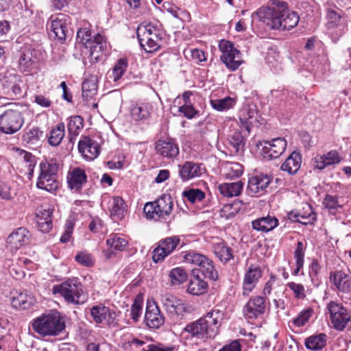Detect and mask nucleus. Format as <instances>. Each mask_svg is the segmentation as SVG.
I'll return each mask as SVG.
<instances>
[{
    "label": "nucleus",
    "instance_id": "864d4df0",
    "mask_svg": "<svg viewBox=\"0 0 351 351\" xmlns=\"http://www.w3.org/2000/svg\"><path fill=\"white\" fill-rule=\"evenodd\" d=\"M97 86L94 80H86L82 84V97L88 99L92 97L97 93Z\"/></svg>",
    "mask_w": 351,
    "mask_h": 351
},
{
    "label": "nucleus",
    "instance_id": "39448f33",
    "mask_svg": "<svg viewBox=\"0 0 351 351\" xmlns=\"http://www.w3.org/2000/svg\"><path fill=\"white\" fill-rule=\"evenodd\" d=\"M184 261L187 263L198 266L199 268L193 269L198 271V274L213 281L218 280L219 274L213 261L206 256L197 253L193 250L185 252L184 255Z\"/></svg>",
    "mask_w": 351,
    "mask_h": 351
},
{
    "label": "nucleus",
    "instance_id": "c9c22d12",
    "mask_svg": "<svg viewBox=\"0 0 351 351\" xmlns=\"http://www.w3.org/2000/svg\"><path fill=\"white\" fill-rule=\"evenodd\" d=\"M35 303L34 298L27 291L21 292L16 296L13 297L12 304L16 308L27 309Z\"/></svg>",
    "mask_w": 351,
    "mask_h": 351
},
{
    "label": "nucleus",
    "instance_id": "4c0bfd02",
    "mask_svg": "<svg viewBox=\"0 0 351 351\" xmlns=\"http://www.w3.org/2000/svg\"><path fill=\"white\" fill-rule=\"evenodd\" d=\"M214 253L223 263H226L230 260L234 258L232 248L223 242L215 245Z\"/></svg>",
    "mask_w": 351,
    "mask_h": 351
},
{
    "label": "nucleus",
    "instance_id": "9b49d317",
    "mask_svg": "<svg viewBox=\"0 0 351 351\" xmlns=\"http://www.w3.org/2000/svg\"><path fill=\"white\" fill-rule=\"evenodd\" d=\"M219 47L222 53L221 60L231 71L237 70L243 62L241 52L228 40H221Z\"/></svg>",
    "mask_w": 351,
    "mask_h": 351
},
{
    "label": "nucleus",
    "instance_id": "dca6fc26",
    "mask_svg": "<svg viewBox=\"0 0 351 351\" xmlns=\"http://www.w3.org/2000/svg\"><path fill=\"white\" fill-rule=\"evenodd\" d=\"M271 181V176L263 173H256L250 177L247 186L248 195L254 196L264 193Z\"/></svg>",
    "mask_w": 351,
    "mask_h": 351
},
{
    "label": "nucleus",
    "instance_id": "7c9ffc66",
    "mask_svg": "<svg viewBox=\"0 0 351 351\" xmlns=\"http://www.w3.org/2000/svg\"><path fill=\"white\" fill-rule=\"evenodd\" d=\"M302 156L299 152H293L281 165L280 169L290 175L295 174L300 169Z\"/></svg>",
    "mask_w": 351,
    "mask_h": 351
},
{
    "label": "nucleus",
    "instance_id": "bf43d9fd",
    "mask_svg": "<svg viewBox=\"0 0 351 351\" xmlns=\"http://www.w3.org/2000/svg\"><path fill=\"white\" fill-rule=\"evenodd\" d=\"M77 38L84 45L90 43V40L93 39L91 36V32L86 28L80 29L77 31Z\"/></svg>",
    "mask_w": 351,
    "mask_h": 351
},
{
    "label": "nucleus",
    "instance_id": "412c9836",
    "mask_svg": "<svg viewBox=\"0 0 351 351\" xmlns=\"http://www.w3.org/2000/svg\"><path fill=\"white\" fill-rule=\"evenodd\" d=\"M30 239L29 232L25 228H19L8 237L6 247L14 252L22 246L28 243Z\"/></svg>",
    "mask_w": 351,
    "mask_h": 351
},
{
    "label": "nucleus",
    "instance_id": "c756f323",
    "mask_svg": "<svg viewBox=\"0 0 351 351\" xmlns=\"http://www.w3.org/2000/svg\"><path fill=\"white\" fill-rule=\"evenodd\" d=\"M37 60L33 56V51L28 49L24 50L19 60V68L23 73H29L36 68Z\"/></svg>",
    "mask_w": 351,
    "mask_h": 351
},
{
    "label": "nucleus",
    "instance_id": "f8f14e48",
    "mask_svg": "<svg viewBox=\"0 0 351 351\" xmlns=\"http://www.w3.org/2000/svg\"><path fill=\"white\" fill-rule=\"evenodd\" d=\"M327 308L330 313L333 328L337 330H343L350 322L351 318L347 308L341 304L333 301L328 304Z\"/></svg>",
    "mask_w": 351,
    "mask_h": 351
},
{
    "label": "nucleus",
    "instance_id": "f03ea898",
    "mask_svg": "<svg viewBox=\"0 0 351 351\" xmlns=\"http://www.w3.org/2000/svg\"><path fill=\"white\" fill-rule=\"evenodd\" d=\"M223 316L224 313L222 311L213 309L204 317L187 324L184 330L192 337L199 340L214 338L219 333Z\"/></svg>",
    "mask_w": 351,
    "mask_h": 351
},
{
    "label": "nucleus",
    "instance_id": "603ef678",
    "mask_svg": "<svg viewBox=\"0 0 351 351\" xmlns=\"http://www.w3.org/2000/svg\"><path fill=\"white\" fill-rule=\"evenodd\" d=\"M43 136V132L38 128H33L27 131L23 136V139L28 144H36Z\"/></svg>",
    "mask_w": 351,
    "mask_h": 351
},
{
    "label": "nucleus",
    "instance_id": "a878e982",
    "mask_svg": "<svg viewBox=\"0 0 351 351\" xmlns=\"http://www.w3.org/2000/svg\"><path fill=\"white\" fill-rule=\"evenodd\" d=\"M330 280L337 290L343 293L351 292V277L342 271H336L330 274Z\"/></svg>",
    "mask_w": 351,
    "mask_h": 351
},
{
    "label": "nucleus",
    "instance_id": "cd10ccee",
    "mask_svg": "<svg viewBox=\"0 0 351 351\" xmlns=\"http://www.w3.org/2000/svg\"><path fill=\"white\" fill-rule=\"evenodd\" d=\"M257 113L258 110L256 106L254 104H248L239 111V118L241 123V128H244L248 134L250 132L252 125L250 119L254 118Z\"/></svg>",
    "mask_w": 351,
    "mask_h": 351
},
{
    "label": "nucleus",
    "instance_id": "1a4fd4ad",
    "mask_svg": "<svg viewBox=\"0 0 351 351\" xmlns=\"http://www.w3.org/2000/svg\"><path fill=\"white\" fill-rule=\"evenodd\" d=\"M161 303L166 312L176 323L181 320L185 313L191 312V306L170 293L161 295Z\"/></svg>",
    "mask_w": 351,
    "mask_h": 351
},
{
    "label": "nucleus",
    "instance_id": "ddd939ff",
    "mask_svg": "<svg viewBox=\"0 0 351 351\" xmlns=\"http://www.w3.org/2000/svg\"><path fill=\"white\" fill-rule=\"evenodd\" d=\"M69 23L68 15L60 13L55 17L50 18V26L49 27V34L51 38L57 39L63 42L66 39L68 32L67 25Z\"/></svg>",
    "mask_w": 351,
    "mask_h": 351
},
{
    "label": "nucleus",
    "instance_id": "f3484780",
    "mask_svg": "<svg viewBox=\"0 0 351 351\" xmlns=\"http://www.w3.org/2000/svg\"><path fill=\"white\" fill-rule=\"evenodd\" d=\"M265 310V298L258 295L249 299L243 308V313L245 319L254 320L262 316Z\"/></svg>",
    "mask_w": 351,
    "mask_h": 351
},
{
    "label": "nucleus",
    "instance_id": "a211bd4d",
    "mask_svg": "<svg viewBox=\"0 0 351 351\" xmlns=\"http://www.w3.org/2000/svg\"><path fill=\"white\" fill-rule=\"evenodd\" d=\"M90 313L93 321L97 324L106 322L108 325H112L118 316L117 312L103 304H99L91 307Z\"/></svg>",
    "mask_w": 351,
    "mask_h": 351
},
{
    "label": "nucleus",
    "instance_id": "13d9d810",
    "mask_svg": "<svg viewBox=\"0 0 351 351\" xmlns=\"http://www.w3.org/2000/svg\"><path fill=\"white\" fill-rule=\"evenodd\" d=\"M75 260L78 263L85 267H90L94 264V261L90 254L86 252H80L75 257Z\"/></svg>",
    "mask_w": 351,
    "mask_h": 351
},
{
    "label": "nucleus",
    "instance_id": "ea45409f",
    "mask_svg": "<svg viewBox=\"0 0 351 351\" xmlns=\"http://www.w3.org/2000/svg\"><path fill=\"white\" fill-rule=\"evenodd\" d=\"M84 127V119L80 116H73L69 118L67 125L70 140L75 138Z\"/></svg>",
    "mask_w": 351,
    "mask_h": 351
},
{
    "label": "nucleus",
    "instance_id": "f257e3e1",
    "mask_svg": "<svg viewBox=\"0 0 351 351\" xmlns=\"http://www.w3.org/2000/svg\"><path fill=\"white\" fill-rule=\"evenodd\" d=\"M260 20L269 29L289 30L299 22V16L287 7L285 1L276 2V8H262L258 12Z\"/></svg>",
    "mask_w": 351,
    "mask_h": 351
},
{
    "label": "nucleus",
    "instance_id": "9d476101",
    "mask_svg": "<svg viewBox=\"0 0 351 351\" xmlns=\"http://www.w3.org/2000/svg\"><path fill=\"white\" fill-rule=\"evenodd\" d=\"M24 123L21 112L16 108L6 110L0 115V131L7 134L18 132Z\"/></svg>",
    "mask_w": 351,
    "mask_h": 351
},
{
    "label": "nucleus",
    "instance_id": "a18cd8bd",
    "mask_svg": "<svg viewBox=\"0 0 351 351\" xmlns=\"http://www.w3.org/2000/svg\"><path fill=\"white\" fill-rule=\"evenodd\" d=\"M125 204L121 197H114L110 208V215L117 219H121L125 210Z\"/></svg>",
    "mask_w": 351,
    "mask_h": 351
},
{
    "label": "nucleus",
    "instance_id": "e2e57ef3",
    "mask_svg": "<svg viewBox=\"0 0 351 351\" xmlns=\"http://www.w3.org/2000/svg\"><path fill=\"white\" fill-rule=\"evenodd\" d=\"M322 156H324L325 163H326L328 166L337 164L341 160L339 155L336 151L329 152L326 154H323Z\"/></svg>",
    "mask_w": 351,
    "mask_h": 351
},
{
    "label": "nucleus",
    "instance_id": "79ce46f5",
    "mask_svg": "<svg viewBox=\"0 0 351 351\" xmlns=\"http://www.w3.org/2000/svg\"><path fill=\"white\" fill-rule=\"evenodd\" d=\"M342 10L337 8H328L326 10L327 27L328 29L335 28L339 24L342 17Z\"/></svg>",
    "mask_w": 351,
    "mask_h": 351
},
{
    "label": "nucleus",
    "instance_id": "b1692460",
    "mask_svg": "<svg viewBox=\"0 0 351 351\" xmlns=\"http://www.w3.org/2000/svg\"><path fill=\"white\" fill-rule=\"evenodd\" d=\"M146 324L149 328H158L165 322V317L161 314L158 306L155 304H147L145 315Z\"/></svg>",
    "mask_w": 351,
    "mask_h": 351
},
{
    "label": "nucleus",
    "instance_id": "49530a36",
    "mask_svg": "<svg viewBox=\"0 0 351 351\" xmlns=\"http://www.w3.org/2000/svg\"><path fill=\"white\" fill-rule=\"evenodd\" d=\"M236 101L233 98L230 97H225L221 99H212L210 104L212 107L219 112L228 110L234 107Z\"/></svg>",
    "mask_w": 351,
    "mask_h": 351
},
{
    "label": "nucleus",
    "instance_id": "680f3d73",
    "mask_svg": "<svg viewBox=\"0 0 351 351\" xmlns=\"http://www.w3.org/2000/svg\"><path fill=\"white\" fill-rule=\"evenodd\" d=\"M304 251L305 247L302 241H298L297 243L296 248L294 251V258L295 260V263H301L304 262Z\"/></svg>",
    "mask_w": 351,
    "mask_h": 351
},
{
    "label": "nucleus",
    "instance_id": "393cba45",
    "mask_svg": "<svg viewBox=\"0 0 351 351\" xmlns=\"http://www.w3.org/2000/svg\"><path fill=\"white\" fill-rule=\"evenodd\" d=\"M262 275L263 271L259 267L251 265L248 268L243 279V295H248L254 289Z\"/></svg>",
    "mask_w": 351,
    "mask_h": 351
},
{
    "label": "nucleus",
    "instance_id": "f704fd0d",
    "mask_svg": "<svg viewBox=\"0 0 351 351\" xmlns=\"http://www.w3.org/2000/svg\"><path fill=\"white\" fill-rule=\"evenodd\" d=\"M152 112V106L148 103L133 106L130 110L132 118L135 121L148 119Z\"/></svg>",
    "mask_w": 351,
    "mask_h": 351
},
{
    "label": "nucleus",
    "instance_id": "bb28decb",
    "mask_svg": "<svg viewBox=\"0 0 351 351\" xmlns=\"http://www.w3.org/2000/svg\"><path fill=\"white\" fill-rule=\"evenodd\" d=\"M192 278L187 287V292L193 295H200L208 290V283L205 281L196 270H192Z\"/></svg>",
    "mask_w": 351,
    "mask_h": 351
},
{
    "label": "nucleus",
    "instance_id": "338daca9",
    "mask_svg": "<svg viewBox=\"0 0 351 351\" xmlns=\"http://www.w3.org/2000/svg\"><path fill=\"white\" fill-rule=\"evenodd\" d=\"M192 60L196 63L204 62L206 60L204 51L202 49H192L190 50Z\"/></svg>",
    "mask_w": 351,
    "mask_h": 351
},
{
    "label": "nucleus",
    "instance_id": "774afa93",
    "mask_svg": "<svg viewBox=\"0 0 351 351\" xmlns=\"http://www.w3.org/2000/svg\"><path fill=\"white\" fill-rule=\"evenodd\" d=\"M87 351H110V346L106 343H90L87 346Z\"/></svg>",
    "mask_w": 351,
    "mask_h": 351
},
{
    "label": "nucleus",
    "instance_id": "4468645a",
    "mask_svg": "<svg viewBox=\"0 0 351 351\" xmlns=\"http://www.w3.org/2000/svg\"><path fill=\"white\" fill-rule=\"evenodd\" d=\"M24 82L18 74L6 75L3 82L4 93L13 99H19L23 96Z\"/></svg>",
    "mask_w": 351,
    "mask_h": 351
},
{
    "label": "nucleus",
    "instance_id": "37998d69",
    "mask_svg": "<svg viewBox=\"0 0 351 351\" xmlns=\"http://www.w3.org/2000/svg\"><path fill=\"white\" fill-rule=\"evenodd\" d=\"M169 278L171 284L175 286L185 282L188 279V275L183 268L176 267L170 271Z\"/></svg>",
    "mask_w": 351,
    "mask_h": 351
},
{
    "label": "nucleus",
    "instance_id": "09e8293b",
    "mask_svg": "<svg viewBox=\"0 0 351 351\" xmlns=\"http://www.w3.org/2000/svg\"><path fill=\"white\" fill-rule=\"evenodd\" d=\"M229 143L232 146L234 153H238L244 147V137L241 131L234 130L229 135Z\"/></svg>",
    "mask_w": 351,
    "mask_h": 351
},
{
    "label": "nucleus",
    "instance_id": "052dcab7",
    "mask_svg": "<svg viewBox=\"0 0 351 351\" xmlns=\"http://www.w3.org/2000/svg\"><path fill=\"white\" fill-rule=\"evenodd\" d=\"M311 317V310H306L300 313V314L293 319V323L295 326L300 327L304 326Z\"/></svg>",
    "mask_w": 351,
    "mask_h": 351
},
{
    "label": "nucleus",
    "instance_id": "473e14b6",
    "mask_svg": "<svg viewBox=\"0 0 351 351\" xmlns=\"http://www.w3.org/2000/svg\"><path fill=\"white\" fill-rule=\"evenodd\" d=\"M86 175L84 170L80 168H75L68 176V184L69 188L79 191L82 185L86 182Z\"/></svg>",
    "mask_w": 351,
    "mask_h": 351
},
{
    "label": "nucleus",
    "instance_id": "2eb2a0df",
    "mask_svg": "<svg viewBox=\"0 0 351 351\" xmlns=\"http://www.w3.org/2000/svg\"><path fill=\"white\" fill-rule=\"evenodd\" d=\"M260 144L262 146L261 153L263 158L269 160L278 158L287 147V141L284 138H274Z\"/></svg>",
    "mask_w": 351,
    "mask_h": 351
},
{
    "label": "nucleus",
    "instance_id": "2f4dec72",
    "mask_svg": "<svg viewBox=\"0 0 351 351\" xmlns=\"http://www.w3.org/2000/svg\"><path fill=\"white\" fill-rule=\"evenodd\" d=\"M52 211L49 208H41L36 213V223L38 229L43 232H48L52 228Z\"/></svg>",
    "mask_w": 351,
    "mask_h": 351
},
{
    "label": "nucleus",
    "instance_id": "0eeeda50",
    "mask_svg": "<svg viewBox=\"0 0 351 351\" xmlns=\"http://www.w3.org/2000/svg\"><path fill=\"white\" fill-rule=\"evenodd\" d=\"M137 37L141 47L147 53H153L160 47L162 33L156 27L147 24L138 27Z\"/></svg>",
    "mask_w": 351,
    "mask_h": 351
},
{
    "label": "nucleus",
    "instance_id": "c85d7f7f",
    "mask_svg": "<svg viewBox=\"0 0 351 351\" xmlns=\"http://www.w3.org/2000/svg\"><path fill=\"white\" fill-rule=\"evenodd\" d=\"M278 226V219L276 217L271 215L260 217L252 221V226L253 229L263 232H270Z\"/></svg>",
    "mask_w": 351,
    "mask_h": 351
},
{
    "label": "nucleus",
    "instance_id": "6e6552de",
    "mask_svg": "<svg viewBox=\"0 0 351 351\" xmlns=\"http://www.w3.org/2000/svg\"><path fill=\"white\" fill-rule=\"evenodd\" d=\"M173 202L168 194H162L154 202H147L143 210L147 219L159 221L166 219L172 211Z\"/></svg>",
    "mask_w": 351,
    "mask_h": 351
},
{
    "label": "nucleus",
    "instance_id": "0e129e2a",
    "mask_svg": "<svg viewBox=\"0 0 351 351\" xmlns=\"http://www.w3.org/2000/svg\"><path fill=\"white\" fill-rule=\"evenodd\" d=\"M288 287L293 291L295 298L298 299L305 298L304 288L302 285L291 282L288 283Z\"/></svg>",
    "mask_w": 351,
    "mask_h": 351
},
{
    "label": "nucleus",
    "instance_id": "6ab92c4d",
    "mask_svg": "<svg viewBox=\"0 0 351 351\" xmlns=\"http://www.w3.org/2000/svg\"><path fill=\"white\" fill-rule=\"evenodd\" d=\"M177 236L167 237L158 242V246L153 251L152 259L154 262L158 263L170 254L180 243Z\"/></svg>",
    "mask_w": 351,
    "mask_h": 351
},
{
    "label": "nucleus",
    "instance_id": "69168bd1",
    "mask_svg": "<svg viewBox=\"0 0 351 351\" xmlns=\"http://www.w3.org/2000/svg\"><path fill=\"white\" fill-rule=\"evenodd\" d=\"M142 302L138 301L136 299L134 300L131 306V316L132 318L136 322L142 311Z\"/></svg>",
    "mask_w": 351,
    "mask_h": 351
},
{
    "label": "nucleus",
    "instance_id": "a19ab883",
    "mask_svg": "<svg viewBox=\"0 0 351 351\" xmlns=\"http://www.w3.org/2000/svg\"><path fill=\"white\" fill-rule=\"evenodd\" d=\"M128 244V241L118 234H111L106 240V245L117 251H123Z\"/></svg>",
    "mask_w": 351,
    "mask_h": 351
},
{
    "label": "nucleus",
    "instance_id": "7ed1b4c3",
    "mask_svg": "<svg viewBox=\"0 0 351 351\" xmlns=\"http://www.w3.org/2000/svg\"><path fill=\"white\" fill-rule=\"evenodd\" d=\"M32 328L41 337H56L65 331V319L57 310H50L34 319Z\"/></svg>",
    "mask_w": 351,
    "mask_h": 351
},
{
    "label": "nucleus",
    "instance_id": "c03bdc74",
    "mask_svg": "<svg viewBox=\"0 0 351 351\" xmlns=\"http://www.w3.org/2000/svg\"><path fill=\"white\" fill-rule=\"evenodd\" d=\"M64 136V124L59 123L56 127L51 130L48 138L49 143L52 146H58Z\"/></svg>",
    "mask_w": 351,
    "mask_h": 351
},
{
    "label": "nucleus",
    "instance_id": "5fc2aeb1",
    "mask_svg": "<svg viewBox=\"0 0 351 351\" xmlns=\"http://www.w3.org/2000/svg\"><path fill=\"white\" fill-rule=\"evenodd\" d=\"M243 172V167L238 162H232L226 173V178L231 180L239 178Z\"/></svg>",
    "mask_w": 351,
    "mask_h": 351
},
{
    "label": "nucleus",
    "instance_id": "20e7f679",
    "mask_svg": "<svg viewBox=\"0 0 351 351\" xmlns=\"http://www.w3.org/2000/svg\"><path fill=\"white\" fill-rule=\"evenodd\" d=\"M53 293L60 294L67 303L71 304H82L86 300L82 285L77 278L69 279L61 284L54 285Z\"/></svg>",
    "mask_w": 351,
    "mask_h": 351
},
{
    "label": "nucleus",
    "instance_id": "5701e85b",
    "mask_svg": "<svg viewBox=\"0 0 351 351\" xmlns=\"http://www.w3.org/2000/svg\"><path fill=\"white\" fill-rule=\"evenodd\" d=\"M179 175L182 181L199 177L205 171L202 164L187 161L182 165H179Z\"/></svg>",
    "mask_w": 351,
    "mask_h": 351
},
{
    "label": "nucleus",
    "instance_id": "423d86ee",
    "mask_svg": "<svg viewBox=\"0 0 351 351\" xmlns=\"http://www.w3.org/2000/svg\"><path fill=\"white\" fill-rule=\"evenodd\" d=\"M40 173L36 186L49 192L55 191L58 188L57 173L59 165L54 160H45L40 163Z\"/></svg>",
    "mask_w": 351,
    "mask_h": 351
},
{
    "label": "nucleus",
    "instance_id": "3c124183",
    "mask_svg": "<svg viewBox=\"0 0 351 351\" xmlns=\"http://www.w3.org/2000/svg\"><path fill=\"white\" fill-rule=\"evenodd\" d=\"M182 196L193 204L202 202L205 198V193L199 189H190L182 192Z\"/></svg>",
    "mask_w": 351,
    "mask_h": 351
},
{
    "label": "nucleus",
    "instance_id": "8fccbe9b",
    "mask_svg": "<svg viewBox=\"0 0 351 351\" xmlns=\"http://www.w3.org/2000/svg\"><path fill=\"white\" fill-rule=\"evenodd\" d=\"M127 68L128 60L123 58L119 59L112 71L114 82H118L121 78Z\"/></svg>",
    "mask_w": 351,
    "mask_h": 351
},
{
    "label": "nucleus",
    "instance_id": "aec40b11",
    "mask_svg": "<svg viewBox=\"0 0 351 351\" xmlns=\"http://www.w3.org/2000/svg\"><path fill=\"white\" fill-rule=\"evenodd\" d=\"M156 153L162 158L173 160L179 154L180 149L173 138L159 139L155 143Z\"/></svg>",
    "mask_w": 351,
    "mask_h": 351
},
{
    "label": "nucleus",
    "instance_id": "de8ad7c7",
    "mask_svg": "<svg viewBox=\"0 0 351 351\" xmlns=\"http://www.w3.org/2000/svg\"><path fill=\"white\" fill-rule=\"evenodd\" d=\"M308 207L311 210V213L308 214L307 216L301 215L299 213L291 211L288 214V218L294 222H300L302 224L306 225L310 223H311L313 221H314L316 218L315 213L312 211L311 208L309 205H308Z\"/></svg>",
    "mask_w": 351,
    "mask_h": 351
},
{
    "label": "nucleus",
    "instance_id": "4be33fe9",
    "mask_svg": "<svg viewBox=\"0 0 351 351\" xmlns=\"http://www.w3.org/2000/svg\"><path fill=\"white\" fill-rule=\"evenodd\" d=\"M78 150L88 160H93L100 153L98 143L88 136H84L78 143Z\"/></svg>",
    "mask_w": 351,
    "mask_h": 351
},
{
    "label": "nucleus",
    "instance_id": "4d7b16f0",
    "mask_svg": "<svg viewBox=\"0 0 351 351\" xmlns=\"http://www.w3.org/2000/svg\"><path fill=\"white\" fill-rule=\"evenodd\" d=\"M178 112L182 113L184 117L189 119L194 118L199 114V111L194 108L193 104L180 105L178 107Z\"/></svg>",
    "mask_w": 351,
    "mask_h": 351
},
{
    "label": "nucleus",
    "instance_id": "72a5a7b5",
    "mask_svg": "<svg viewBox=\"0 0 351 351\" xmlns=\"http://www.w3.org/2000/svg\"><path fill=\"white\" fill-rule=\"evenodd\" d=\"M85 47L89 49L90 56L97 59L106 49L107 43L102 35L97 34Z\"/></svg>",
    "mask_w": 351,
    "mask_h": 351
},
{
    "label": "nucleus",
    "instance_id": "58836bf2",
    "mask_svg": "<svg viewBox=\"0 0 351 351\" xmlns=\"http://www.w3.org/2000/svg\"><path fill=\"white\" fill-rule=\"evenodd\" d=\"M326 344V335L324 333L310 336L305 340L306 348L311 350H320Z\"/></svg>",
    "mask_w": 351,
    "mask_h": 351
},
{
    "label": "nucleus",
    "instance_id": "6e6d98bb",
    "mask_svg": "<svg viewBox=\"0 0 351 351\" xmlns=\"http://www.w3.org/2000/svg\"><path fill=\"white\" fill-rule=\"evenodd\" d=\"M323 204L329 210H337L341 208V206L339 204L338 201V197L330 195H326L323 200Z\"/></svg>",
    "mask_w": 351,
    "mask_h": 351
},
{
    "label": "nucleus",
    "instance_id": "e433bc0d",
    "mask_svg": "<svg viewBox=\"0 0 351 351\" xmlns=\"http://www.w3.org/2000/svg\"><path fill=\"white\" fill-rule=\"evenodd\" d=\"M243 188V182L238 181L232 183H223L219 186L220 193L226 197L239 195Z\"/></svg>",
    "mask_w": 351,
    "mask_h": 351
}]
</instances>
